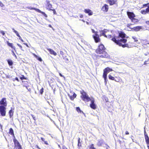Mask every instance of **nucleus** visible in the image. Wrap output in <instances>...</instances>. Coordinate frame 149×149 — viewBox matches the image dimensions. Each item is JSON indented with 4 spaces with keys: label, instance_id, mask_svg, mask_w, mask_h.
<instances>
[{
    "label": "nucleus",
    "instance_id": "f257e3e1",
    "mask_svg": "<svg viewBox=\"0 0 149 149\" xmlns=\"http://www.w3.org/2000/svg\"><path fill=\"white\" fill-rule=\"evenodd\" d=\"M118 36L113 35L111 39V40L116 45L123 48L127 47L128 44H126L127 40L125 38L126 37V34L122 31H118Z\"/></svg>",
    "mask_w": 149,
    "mask_h": 149
},
{
    "label": "nucleus",
    "instance_id": "f03ea898",
    "mask_svg": "<svg viewBox=\"0 0 149 149\" xmlns=\"http://www.w3.org/2000/svg\"><path fill=\"white\" fill-rule=\"evenodd\" d=\"M106 48L102 44H100L98 45L97 48L95 50V52L97 54H101L100 56H97V58H107L109 57V55L105 51Z\"/></svg>",
    "mask_w": 149,
    "mask_h": 149
},
{
    "label": "nucleus",
    "instance_id": "7ed1b4c3",
    "mask_svg": "<svg viewBox=\"0 0 149 149\" xmlns=\"http://www.w3.org/2000/svg\"><path fill=\"white\" fill-rule=\"evenodd\" d=\"M81 94L80 97L82 100L85 102H88L91 100V99L87 93L83 90H82L80 91Z\"/></svg>",
    "mask_w": 149,
    "mask_h": 149
},
{
    "label": "nucleus",
    "instance_id": "20e7f679",
    "mask_svg": "<svg viewBox=\"0 0 149 149\" xmlns=\"http://www.w3.org/2000/svg\"><path fill=\"white\" fill-rule=\"evenodd\" d=\"M146 7H148L145 10H142L141 11L140 13L141 14L146 15L149 13V3L143 4L142 8H144Z\"/></svg>",
    "mask_w": 149,
    "mask_h": 149
},
{
    "label": "nucleus",
    "instance_id": "39448f33",
    "mask_svg": "<svg viewBox=\"0 0 149 149\" xmlns=\"http://www.w3.org/2000/svg\"><path fill=\"white\" fill-rule=\"evenodd\" d=\"M13 141L15 144V148L14 149H22L21 146L15 137L13 139Z\"/></svg>",
    "mask_w": 149,
    "mask_h": 149
},
{
    "label": "nucleus",
    "instance_id": "423d86ee",
    "mask_svg": "<svg viewBox=\"0 0 149 149\" xmlns=\"http://www.w3.org/2000/svg\"><path fill=\"white\" fill-rule=\"evenodd\" d=\"M68 95L71 100H73L77 96V95L72 91H70V93L68 94Z\"/></svg>",
    "mask_w": 149,
    "mask_h": 149
},
{
    "label": "nucleus",
    "instance_id": "0eeeda50",
    "mask_svg": "<svg viewBox=\"0 0 149 149\" xmlns=\"http://www.w3.org/2000/svg\"><path fill=\"white\" fill-rule=\"evenodd\" d=\"M6 108L2 105L0 106V113L2 116H5L6 114Z\"/></svg>",
    "mask_w": 149,
    "mask_h": 149
},
{
    "label": "nucleus",
    "instance_id": "6e6552de",
    "mask_svg": "<svg viewBox=\"0 0 149 149\" xmlns=\"http://www.w3.org/2000/svg\"><path fill=\"white\" fill-rule=\"evenodd\" d=\"M91 103L90 104V107L93 109H95L97 108V105L95 103V100L93 98L90 101Z\"/></svg>",
    "mask_w": 149,
    "mask_h": 149
},
{
    "label": "nucleus",
    "instance_id": "1a4fd4ad",
    "mask_svg": "<svg viewBox=\"0 0 149 149\" xmlns=\"http://www.w3.org/2000/svg\"><path fill=\"white\" fill-rule=\"evenodd\" d=\"M113 71L112 68H110L109 67L105 68L103 70V75L106 77V76L107 75L108 73Z\"/></svg>",
    "mask_w": 149,
    "mask_h": 149
},
{
    "label": "nucleus",
    "instance_id": "9d476101",
    "mask_svg": "<svg viewBox=\"0 0 149 149\" xmlns=\"http://www.w3.org/2000/svg\"><path fill=\"white\" fill-rule=\"evenodd\" d=\"M46 8L47 9L49 10H51V9L53 8L52 5L50 3V1L48 0H46Z\"/></svg>",
    "mask_w": 149,
    "mask_h": 149
},
{
    "label": "nucleus",
    "instance_id": "9b49d317",
    "mask_svg": "<svg viewBox=\"0 0 149 149\" xmlns=\"http://www.w3.org/2000/svg\"><path fill=\"white\" fill-rule=\"evenodd\" d=\"M93 37L96 43H98L100 42V38L99 35L98 34L93 35Z\"/></svg>",
    "mask_w": 149,
    "mask_h": 149
},
{
    "label": "nucleus",
    "instance_id": "f8f14e48",
    "mask_svg": "<svg viewBox=\"0 0 149 149\" xmlns=\"http://www.w3.org/2000/svg\"><path fill=\"white\" fill-rule=\"evenodd\" d=\"M127 15L128 18L131 20L133 18L135 17V15L134 13L133 12L127 11Z\"/></svg>",
    "mask_w": 149,
    "mask_h": 149
},
{
    "label": "nucleus",
    "instance_id": "ddd939ff",
    "mask_svg": "<svg viewBox=\"0 0 149 149\" xmlns=\"http://www.w3.org/2000/svg\"><path fill=\"white\" fill-rule=\"evenodd\" d=\"M0 104L4 107H6L7 105V103L6 100V98L5 97L2 98L0 101Z\"/></svg>",
    "mask_w": 149,
    "mask_h": 149
},
{
    "label": "nucleus",
    "instance_id": "4468645a",
    "mask_svg": "<svg viewBox=\"0 0 149 149\" xmlns=\"http://www.w3.org/2000/svg\"><path fill=\"white\" fill-rule=\"evenodd\" d=\"M101 9L104 12H107L108 11L109 9V6L105 4L102 6Z\"/></svg>",
    "mask_w": 149,
    "mask_h": 149
},
{
    "label": "nucleus",
    "instance_id": "2eb2a0df",
    "mask_svg": "<svg viewBox=\"0 0 149 149\" xmlns=\"http://www.w3.org/2000/svg\"><path fill=\"white\" fill-rule=\"evenodd\" d=\"M84 12L85 13L88 14L89 16L92 15L93 14L92 11L89 9H85Z\"/></svg>",
    "mask_w": 149,
    "mask_h": 149
},
{
    "label": "nucleus",
    "instance_id": "dca6fc26",
    "mask_svg": "<svg viewBox=\"0 0 149 149\" xmlns=\"http://www.w3.org/2000/svg\"><path fill=\"white\" fill-rule=\"evenodd\" d=\"M106 1L108 2L110 6H112L116 4L117 0H107Z\"/></svg>",
    "mask_w": 149,
    "mask_h": 149
},
{
    "label": "nucleus",
    "instance_id": "f3484780",
    "mask_svg": "<svg viewBox=\"0 0 149 149\" xmlns=\"http://www.w3.org/2000/svg\"><path fill=\"white\" fill-rule=\"evenodd\" d=\"M54 78L50 77L48 78V82L50 85H52V84L54 82Z\"/></svg>",
    "mask_w": 149,
    "mask_h": 149
},
{
    "label": "nucleus",
    "instance_id": "a211bd4d",
    "mask_svg": "<svg viewBox=\"0 0 149 149\" xmlns=\"http://www.w3.org/2000/svg\"><path fill=\"white\" fill-rule=\"evenodd\" d=\"M146 144L149 143V138L148 136L147 133L146 132V131H144V132Z\"/></svg>",
    "mask_w": 149,
    "mask_h": 149
},
{
    "label": "nucleus",
    "instance_id": "6ab92c4d",
    "mask_svg": "<svg viewBox=\"0 0 149 149\" xmlns=\"http://www.w3.org/2000/svg\"><path fill=\"white\" fill-rule=\"evenodd\" d=\"M14 108L13 109L11 108V109L8 112L9 114V115L10 118H11L13 116Z\"/></svg>",
    "mask_w": 149,
    "mask_h": 149
},
{
    "label": "nucleus",
    "instance_id": "aec40b11",
    "mask_svg": "<svg viewBox=\"0 0 149 149\" xmlns=\"http://www.w3.org/2000/svg\"><path fill=\"white\" fill-rule=\"evenodd\" d=\"M108 30L106 29H104L103 30H102L101 31V32L100 36H103L105 37H106V35L105 34V33L108 31Z\"/></svg>",
    "mask_w": 149,
    "mask_h": 149
},
{
    "label": "nucleus",
    "instance_id": "412c9836",
    "mask_svg": "<svg viewBox=\"0 0 149 149\" xmlns=\"http://www.w3.org/2000/svg\"><path fill=\"white\" fill-rule=\"evenodd\" d=\"M47 49L49 52L51 54H53L54 56L57 55L56 53L52 49L50 48H48Z\"/></svg>",
    "mask_w": 149,
    "mask_h": 149
},
{
    "label": "nucleus",
    "instance_id": "4be33fe9",
    "mask_svg": "<svg viewBox=\"0 0 149 149\" xmlns=\"http://www.w3.org/2000/svg\"><path fill=\"white\" fill-rule=\"evenodd\" d=\"M141 29V26H137L134 27L132 28L134 31H139Z\"/></svg>",
    "mask_w": 149,
    "mask_h": 149
},
{
    "label": "nucleus",
    "instance_id": "5701e85b",
    "mask_svg": "<svg viewBox=\"0 0 149 149\" xmlns=\"http://www.w3.org/2000/svg\"><path fill=\"white\" fill-rule=\"evenodd\" d=\"M33 55L40 62H42V59L40 57H38L36 54L34 53L33 54Z\"/></svg>",
    "mask_w": 149,
    "mask_h": 149
},
{
    "label": "nucleus",
    "instance_id": "b1692460",
    "mask_svg": "<svg viewBox=\"0 0 149 149\" xmlns=\"http://www.w3.org/2000/svg\"><path fill=\"white\" fill-rule=\"evenodd\" d=\"M104 141L102 139H100L99 140L97 143V145L99 146H101L104 143Z\"/></svg>",
    "mask_w": 149,
    "mask_h": 149
},
{
    "label": "nucleus",
    "instance_id": "393cba45",
    "mask_svg": "<svg viewBox=\"0 0 149 149\" xmlns=\"http://www.w3.org/2000/svg\"><path fill=\"white\" fill-rule=\"evenodd\" d=\"M22 82L24 86L28 89L27 87L29 86L28 82L27 81H22Z\"/></svg>",
    "mask_w": 149,
    "mask_h": 149
},
{
    "label": "nucleus",
    "instance_id": "a878e982",
    "mask_svg": "<svg viewBox=\"0 0 149 149\" xmlns=\"http://www.w3.org/2000/svg\"><path fill=\"white\" fill-rule=\"evenodd\" d=\"M13 31L16 34L17 36H18L19 38V39L20 40H21L22 39V38L21 37V36L19 35V34L18 33L17 31H16L15 29H13Z\"/></svg>",
    "mask_w": 149,
    "mask_h": 149
},
{
    "label": "nucleus",
    "instance_id": "bb28decb",
    "mask_svg": "<svg viewBox=\"0 0 149 149\" xmlns=\"http://www.w3.org/2000/svg\"><path fill=\"white\" fill-rule=\"evenodd\" d=\"M132 22L134 23H138L139 22V20L136 18H135V17H134V18L132 19L131 20Z\"/></svg>",
    "mask_w": 149,
    "mask_h": 149
},
{
    "label": "nucleus",
    "instance_id": "cd10ccee",
    "mask_svg": "<svg viewBox=\"0 0 149 149\" xmlns=\"http://www.w3.org/2000/svg\"><path fill=\"white\" fill-rule=\"evenodd\" d=\"M6 43L10 47L14 49L15 47L13 46V43H10L8 41H7Z\"/></svg>",
    "mask_w": 149,
    "mask_h": 149
},
{
    "label": "nucleus",
    "instance_id": "c85d7f7f",
    "mask_svg": "<svg viewBox=\"0 0 149 149\" xmlns=\"http://www.w3.org/2000/svg\"><path fill=\"white\" fill-rule=\"evenodd\" d=\"M121 80V79L119 77H115L114 81L116 82H119Z\"/></svg>",
    "mask_w": 149,
    "mask_h": 149
},
{
    "label": "nucleus",
    "instance_id": "c756f323",
    "mask_svg": "<svg viewBox=\"0 0 149 149\" xmlns=\"http://www.w3.org/2000/svg\"><path fill=\"white\" fill-rule=\"evenodd\" d=\"M7 61L9 66H12L13 65V62L11 60L8 59L7 60Z\"/></svg>",
    "mask_w": 149,
    "mask_h": 149
},
{
    "label": "nucleus",
    "instance_id": "7c9ffc66",
    "mask_svg": "<svg viewBox=\"0 0 149 149\" xmlns=\"http://www.w3.org/2000/svg\"><path fill=\"white\" fill-rule=\"evenodd\" d=\"M77 146L79 148L81 147V143L80 142V138H78Z\"/></svg>",
    "mask_w": 149,
    "mask_h": 149
},
{
    "label": "nucleus",
    "instance_id": "2f4dec72",
    "mask_svg": "<svg viewBox=\"0 0 149 149\" xmlns=\"http://www.w3.org/2000/svg\"><path fill=\"white\" fill-rule=\"evenodd\" d=\"M76 110H77V111L78 112H79L80 113H83V114H84V115L85 114L82 111H81V110H80V108L79 107H77L76 108Z\"/></svg>",
    "mask_w": 149,
    "mask_h": 149
},
{
    "label": "nucleus",
    "instance_id": "473e14b6",
    "mask_svg": "<svg viewBox=\"0 0 149 149\" xmlns=\"http://www.w3.org/2000/svg\"><path fill=\"white\" fill-rule=\"evenodd\" d=\"M17 46L19 47L20 48V49L22 50V51H24L25 50H26V48L24 47H22V46L21 45H20V44H17Z\"/></svg>",
    "mask_w": 149,
    "mask_h": 149
},
{
    "label": "nucleus",
    "instance_id": "72a5a7b5",
    "mask_svg": "<svg viewBox=\"0 0 149 149\" xmlns=\"http://www.w3.org/2000/svg\"><path fill=\"white\" fill-rule=\"evenodd\" d=\"M38 12L42 14L45 17H47V15L45 14V12L41 11L40 10H39Z\"/></svg>",
    "mask_w": 149,
    "mask_h": 149
},
{
    "label": "nucleus",
    "instance_id": "f704fd0d",
    "mask_svg": "<svg viewBox=\"0 0 149 149\" xmlns=\"http://www.w3.org/2000/svg\"><path fill=\"white\" fill-rule=\"evenodd\" d=\"M28 8L29 9H30V10H35L38 12L39 10V9H38V8H33V7H29Z\"/></svg>",
    "mask_w": 149,
    "mask_h": 149
},
{
    "label": "nucleus",
    "instance_id": "c9c22d12",
    "mask_svg": "<svg viewBox=\"0 0 149 149\" xmlns=\"http://www.w3.org/2000/svg\"><path fill=\"white\" fill-rule=\"evenodd\" d=\"M41 139L44 142V143L47 145H49L48 143V142L47 141H45V139L43 137H41Z\"/></svg>",
    "mask_w": 149,
    "mask_h": 149
},
{
    "label": "nucleus",
    "instance_id": "e433bc0d",
    "mask_svg": "<svg viewBox=\"0 0 149 149\" xmlns=\"http://www.w3.org/2000/svg\"><path fill=\"white\" fill-rule=\"evenodd\" d=\"M19 78L22 80L23 79H27V78L25 77L23 75H22Z\"/></svg>",
    "mask_w": 149,
    "mask_h": 149
},
{
    "label": "nucleus",
    "instance_id": "4c0bfd02",
    "mask_svg": "<svg viewBox=\"0 0 149 149\" xmlns=\"http://www.w3.org/2000/svg\"><path fill=\"white\" fill-rule=\"evenodd\" d=\"M108 77H109V79L112 80H114L115 77H114L112 76L110 74H109V75Z\"/></svg>",
    "mask_w": 149,
    "mask_h": 149
},
{
    "label": "nucleus",
    "instance_id": "58836bf2",
    "mask_svg": "<svg viewBox=\"0 0 149 149\" xmlns=\"http://www.w3.org/2000/svg\"><path fill=\"white\" fill-rule=\"evenodd\" d=\"M149 64V58L147 61H145L144 63L143 64L147 65V64Z\"/></svg>",
    "mask_w": 149,
    "mask_h": 149
},
{
    "label": "nucleus",
    "instance_id": "ea45409f",
    "mask_svg": "<svg viewBox=\"0 0 149 149\" xmlns=\"http://www.w3.org/2000/svg\"><path fill=\"white\" fill-rule=\"evenodd\" d=\"M9 134L13 135L14 138L15 137V136H14V134L13 132V131H9Z\"/></svg>",
    "mask_w": 149,
    "mask_h": 149
},
{
    "label": "nucleus",
    "instance_id": "a19ab883",
    "mask_svg": "<svg viewBox=\"0 0 149 149\" xmlns=\"http://www.w3.org/2000/svg\"><path fill=\"white\" fill-rule=\"evenodd\" d=\"M103 77L104 78V82L105 84H106L107 83V76H106V77H105L104 75H103Z\"/></svg>",
    "mask_w": 149,
    "mask_h": 149
},
{
    "label": "nucleus",
    "instance_id": "79ce46f5",
    "mask_svg": "<svg viewBox=\"0 0 149 149\" xmlns=\"http://www.w3.org/2000/svg\"><path fill=\"white\" fill-rule=\"evenodd\" d=\"M0 33L3 36H4L5 35V32L3 30H0Z\"/></svg>",
    "mask_w": 149,
    "mask_h": 149
},
{
    "label": "nucleus",
    "instance_id": "37998d69",
    "mask_svg": "<svg viewBox=\"0 0 149 149\" xmlns=\"http://www.w3.org/2000/svg\"><path fill=\"white\" fill-rule=\"evenodd\" d=\"M132 38L134 40V42H137L138 41V40L137 38L135 36H132Z\"/></svg>",
    "mask_w": 149,
    "mask_h": 149
},
{
    "label": "nucleus",
    "instance_id": "c03bdc74",
    "mask_svg": "<svg viewBox=\"0 0 149 149\" xmlns=\"http://www.w3.org/2000/svg\"><path fill=\"white\" fill-rule=\"evenodd\" d=\"M44 91V88L42 87L41 89L39 91V93L41 94H42Z\"/></svg>",
    "mask_w": 149,
    "mask_h": 149
},
{
    "label": "nucleus",
    "instance_id": "a18cd8bd",
    "mask_svg": "<svg viewBox=\"0 0 149 149\" xmlns=\"http://www.w3.org/2000/svg\"><path fill=\"white\" fill-rule=\"evenodd\" d=\"M109 39L111 38L112 37V36L111 35H108V36L106 35V37H105Z\"/></svg>",
    "mask_w": 149,
    "mask_h": 149
},
{
    "label": "nucleus",
    "instance_id": "49530a36",
    "mask_svg": "<svg viewBox=\"0 0 149 149\" xmlns=\"http://www.w3.org/2000/svg\"><path fill=\"white\" fill-rule=\"evenodd\" d=\"M51 10H52L53 11V13L54 14V15H56V12L55 10V9H53L52 8V9H51Z\"/></svg>",
    "mask_w": 149,
    "mask_h": 149
},
{
    "label": "nucleus",
    "instance_id": "de8ad7c7",
    "mask_svg": "<svg viewBox=\"0 0 149 149\" xmlns=\"http://www.w3.org/2000/svg\"><path fill=\"white\" fill-rule=\"evenodd\" d=\"M92 32L93 33H95L94 34H97V31H95V30L93 29H92Z\"/></svg>",
    "mask_w": 149,
    "mask_h": 149
},
{
    "label": "nucleus",
    "instance_id": "09e8293b",
    "mask_svg": "<svg viewBox=\"0 0 149 149\" xmlns=\"http://www.w3.org/2000/svg\"><path fill=\"white\" fill-rule=\"evenodd\" d=\"M60 54L61 56H63L64 55V52L63 51H61L60 52Z\"/></svg>",
    "mask_w": 149,
    "mask_h": 149
},
{
    "label": "nucleus",
    "instance_id": "8fccbe9b",
    "mask_svg": "<svg viewBox=\"0 0 149 149\" xmlns=\"http://www.w3.org/2000/svg\"><path fill=\"white\" fill-rule=\"evenodd\" d=\"M15 80H17L18 82L19 81V80L17 77H16L13 80V81H14Z\"/></svg>",
    "mask_w": 149,
    "mask_h": 149
},
{
    "label": "nucleus",
    "instance_id": "3c124183",
    "mask_svg": "<svg viewBox=\"0 0 149 149\" xmlns=\"http://www.w3.org/2000/svg\"><path fill=\"white\" fill-rule=\"evenodd\" d=\"M145 23L147 25H149V20L146 21Z\"/></svg>",
    "mask_w": 149,
    "mask_h": 149
},
{
    "label": "nucleus",
    "instance_id": "603ef678",
    "mask_svg": "<svg viewBox=\"0 0 149 149\" xmlns=\"http://www.w3.org/2000/svg\"><path fill=\"white\" fill-rule=\"evenodd\" d=\"M62 149H68L65 146H62Z\"/></svg>",
    "mask_w": 149,
    "mask_h": 149
},
{
    "label": "nucleus",
    "instance_id": "864d4df0",
    "mask_svg": "<svg viewBox=\"0 0 149 149\" xmlns=\"http://www.w3.org/2000/svg\"><path fill=\"white\" fill-rule=\"evenodd\" d=\"M3 6V3L1 2L0 1V6L1 7H2Z\"/></svg>",
    "mask_w": 149,
    "mask_h": 149
},
{
    "label": "nucleus",
    "instance_id": "5fc2aeb1",
    "mask_svg": "<svg viewBox=\"0 0 149 149\" xmlns=\"http://www.w3.org/2000/svg\"><path fill=\"white\" fill-rule=\"evenodd\" d=\"M129 134V133L127 131H126L125 133V134H124V135H127V134Z\"/></svg>",
    "mask_w": 149,
    "mask_h": 149
},
{
    "label": "nucleus",
    "instance_id": "6e6d98bb",
    "mask_svg": "<svg viewBox=\"0 0 149 149\" xmlns=\"http://www.w3.org/2000/svg\"><path fill=\"white\" fill-rule=\"evenodd\" d=\"M36 148H38V149H41V148H40L38 145H36Z\"/></svg>",
    "mask_w": 149,
    "mask_h": 149
},
{
    "label": "nucleus",
    "instance_id": "4d7b16f0",
    "mask_svg": "<svg viewBox=\"0 0 149 149\" xmlns=\"http://www.w3.org/2000/svg\"><path fill=\"white\" fill-rule=\"evenodd\" d=\"M59 74L60 76L64 77V76H63L60 73H59Z\"/></svg>",
    "mask_w": 149,
    "mask_h": 149
},
{
    "label": "nucleus",
    "instance_id": "13d9d810",
    "mask_svg": "<svg viewBox=\"0 0 149 149\" xmlns=\"http://www.w3.org/2000/svg\"><path fill=\"white\" fill-rule=\"evenodd\" d=\"M80 16V17L81 18H82L83 17V15L82 14H81L79 16Z\"/></svg>",
    "mask_w": 149,
    "mask_h": 149
},
{
    "label": "nucleus",
    "instance_id": "bf43d9fd",
    "mask_svg": "<svg viewBox=\"0 0 149 149\" xmlns=\"http://www.w3.org/2000/svg\"><path fill=\"white\" fill-rule=\"evenodd\" d=\"M24 44L26 45L27 47H29V46H28V45L26 43H24Z\"/></svg>",
    "mask_w": 149,
    "mask_h": 149
},
{
    "label": "nucleus",
    "instance_id": "052dcab7",
    "mask_svg": "<svg viewBox=\"0 0 149 149\" xmlns=\"http://www.w3.org/2000/svg\"><path fill=\"white\" fill-rule=\"evenodd\" d=\"M147 144L148 149H149V143L148 144Z\"/></svg>",
    "mask_w": 149,
    "mask_h": 149
},
{
    "label": "nucleus",
    "instance_id": "680f3d73",
    "mask_svg": "<svg viewBox=\"0 0 149 149\" xmlns=\"http://www.w3.org/2000/svg\"><path fill=\"white\" fill-rule=\"evenodd\" d=\"M49 27H51V28H52V25H51V24H49Z\"/></svg>",
    "mask_w": 149,
    "mask_h": 149
},
{
    "label": "nucleus",
    "instance_id": "e2e57ef3",
    "mask_svg": "<svg viewBox=\"0 0 149 149\" xmlns=\"http://www.w3.org/2000/svg\"><path fill=\"white\" fill-rule=\"evenodd\" d=\"M20 40L22 42H24V40L22 39L21 40Z\"/></svg>",
    "mask_w": 149,
    "mask_h": 149
},
{
    "label": "nucleus",
    "instance_id": "0e129e2a",
    "mask_svg": "<svg viewBox=\"0 0 149 149\" xmlns=\"http://www.w3.org/2000/svg\"><path fill=\"white\" fill-rule=\"evenodd\" d=\"M6 77L7 78H9V77L8 76H6Z\"/></svg>",
    "mask_w": 149,
    "mask_h": 149
},
{
    "label": "nucleus",
    "instance_id": "69168bd1",
    "mask_svg": "<svg viewBox=\"0 0 149 149\" xmlns=\"http://www.w3.org/2000/svg\"><path fill=\"white\" fill-rule=\"evenodd\" d=\"M10 130H13L12 128H10Z\"/></svg>",
    "mask_w": 149,
    "mask_h": 149
},
{
    "label": "nucleus",
    "instance_id": "338daca9",
    "mask_svg": "<svg viewBox=\"0 0 149 149\" xmlns=\"http://www.w3.org/2000/svg\"><path fill=\"white\" fill-rule=\"evenodd\" d=\"M131 24H127V27H128L129 26L128 25H131Z\"/></svg>",
    "mask_w": 149,
    "mask_h": 149
},
{
    "label": "nucleus",
    "instance_id": "774afa93",
    "mask_svg": "<svg viewBox=\"0 0 149 149\" xmlns=\"http://www.w3.org/2000/svg\"><path fill=\"white\" fill-rule=\"evenodd\" d=\"M29 91H31V90L30 89H29V90H28Z\"/></svg>",
    "mask_w": 149,
    "mask_h": 149
}]
</instances>
